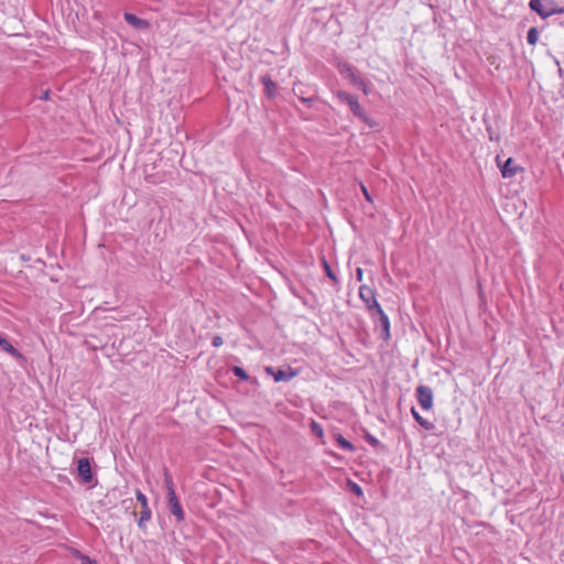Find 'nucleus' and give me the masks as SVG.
<instances>
[{
  "label": "nucleus",
  "instance_id": "f257e3e1",
  "mask_svg": "<svg viewBox=\"0 0 564 564\" xmlns=\"http://www.w3.org/2000/svg\"><path fill=\"white\" fill-rule=\"evenodd\" d=\"M164 482H165V488L167 490V500H169L170 512L178 521H182V520H184V511H183V508L176 497L172 476L167 471L164 473Z\"/></svg>",
  "mask_w": 564,
  "mask_h": 564
},
{
  "label": "nucleus",
  "instance_id": "f03ea898",
  "mask_svg": "<svg viewBox=\"0 0 564 564\" xmlns=\"http://www.w3.org/2000/svg\"><path fill=\"white\" fill-rule=\"evenodd\" d=\"M337 98L348 105V107L350 108V111L356 116L358 117L359 119H361L362 121H367L368 120V117L366 115V112L364 111V109L361 108L360 104L358 102V99L356 96L347 93V91H343V90H339L337 91Z\"/></svg>",
  "mask_w": 564,
  "mask_h": 564
},
{
  "label": "nucleus",
  "instance_id": "7ed1b4c3",
  "mask_svg": "<svg viewBox=\"0 0 564 564\" xmlns=\"http://www.w3.org/2000/svg\"><path fill=\"white\" fill-rule=\"evenodd\" d=\"M359 296L368 308L371 317H375V312L381 307L376 299V292L368 285H361L359 288Z\"/></svg>",
  "mask_w": 564,
  "mask_h": 564
},
{
  "label": "nucleus",
  "instance_id": "20e7f679",
  "mask_svg": "<svg viewBox=\"0 0 564 564\" xmlns=\"http://www.w3.org/2000/svg\"><path fill=\"white\" fill-rule=\"evenodd\" d=\"M530 8L542 18H547L562 11L556 9L554 0H530Z\"/></svg>",
  "mask_w": 564,
  "mask_h": 564
},
{
  "label": "nucleus",
  "instance_id": "39448f33",
  "mask_svg": "<svg viewBox=\"0 0 564 564\" xmlns=\"http://www.w3.org/2000/svg\"><path fill=\"white\" fill-rule=\"evenodd\" d=\"M265 372L271 375L275 382H288L296 377L297 371L293 370L291 367H286L284 369H275L273 367H267Z\"/></svg>",
  "mask_w": 564,
  "mask_h": 564
},
{
  "label": "nucleus",
  "instance_id": "423d86ee",
  "mask_svg": "<svg viewBox=\"0 0 564 564\" xmlns=\"http://www.w3.org/2000/svg\"><path fill=\"white\" fill-rule=\"evenodd\" d=\"M416 398L421 408L424 410H430L433 405V390L427 386H419L416 388Z\"/></svg>",
  "mask_w": 564,
  "mask_h": 564
},
{
  "label": "nucleus",
  "instance_id": "0eeeda50",
  "mask_svg": "<svg viewBox=\"0 0 564 564\" xmlns=\"http://www.w3.org/2000/svg\"><path fill=\"white\" fill-rule=\"evenodd\" d=\"M77 476L84 484H90L94 479L91 473L90 460L88 458H80L77 462Z\"/></svg>",
  "mask_w": 564,
  "mask_h": 564
},
{
  "label": "nucleus",
  "instance_id": "6e6552de",
  "mask_svg": "<svg viewBox=\"0 0 564 564\" xmlns=\"http://www.w3.org/2000/svg\"><path fill=\"white\" fill-rule=\"evenodd\" d=\"M378 317L379 325L381 327V338L384 340L390 339V321L388 315L383 312L382 307L375 312V317Z\"/></svg>",
  "mask_w": 564,
  "mask_h": 564
},
{
  "label": "nucleus",
  "instance_id": "1a4fd4ad",
  "mask_svg": "<svg viewBox=\"0 0 564 564\" xmlns=\"http://www.w3.org/2000/svg\"><path fill=\"white\" fill-rule=\"evenodd\" d=\"M339 73L354 86L362 84V78L356 74L355 68L349 64L339 65Z\"/></svg>",
  "mask_w": 564,
  "mask_h": 564
},
{
  "label": "nucleus",
  "instance_id": "9d476101",
  "mask_svg": "<svg viewBox=\"0 0 564 564\" xmlns=\"http://www.w3.org/2000/svg\"><path fill=\"white\" fill-rule=\"evenodd\" d=\"M500 171L505 178H510L518 173L519 166L514 164L511 158H509L502 165H500Z\"/></svg>",
  "mask_w": 564,
  "mask_h": 564
},
{
  "label": "nucleus",
  "instance_id": "9b49d317",
  "mask_svg": "<svg viewBox=\"0 0 564 564\" xmlns=\"http://www.w3.org/2000/svg\"><path fill=\"white\" fill-rule=\"evenodd\" d=\"M0 349L8 352L9 355H11L12 357H14L15 359H23V356L22 354L15 349L9 341L7 338L2 337L0 335Z\"/></svg>",
  "mask_w": 564,
  "mask_h": 564
},
{
  "label": "nucleus",
  "instance_id": "f8f14e48",
  "mask_svg": "<svg viewBox=\"0 0 564 564\" xmlns=\"http://www.w3.org/2000/svg\"><path fill=\"white\" fill-rule=\"evenodd\" d=\"M124 20L137 29H145L149 25L145 20H142L132 13H124Z\"/></svg>",
  "mask_w": 564,
  "mask_h": 564
},
{
  "label": "nucleus",
  "instance_id": "ddd939ff",
  "mask_svg": "<svg viewBox=\"0 0 564 564\" xmlns=\"http://www.w3.org/2000/svg\"><path fill=\"white\" fill-rule=\"evenodd\" d=\"M261 82L264 85L265 95L270 98L274 97L276 85L267 76H263Z\"/></svg>",
  "mask_w": 564,
  "mask_h": 564
},
{
  "label": "nucleus",
  "instance_id": "4468645a",
  "mask_svg": "<svg viewBox=\"0 0 564 564\" xmlns=\"http://www.w3.org/2000/svg\"><path fill=\"white\" fill-rule=\"evenodd\" d=\"M411 413L413 415V417L415 419V421L422 426L424 427L425 430L427 431H432L434 429V424L429 422L427 420L423 419L416 411L415 409H412L411 410Z\"/></svg>",
  "mask_w": 564,
  "mask_h": 564
},
{
  "label": "nucleus",
  "instance_id": "2eb2a0df",
  "mask_svg": "<svg viewBox=\"0 0 564 564\" xmlns=\"http://www.w3.org/2000/svg\"><path fill=\"white\" fill-rule=\"evenodd\" d=\"M335 438H336L337 444L343 449H345L347 452H354L355 451V446L349 441H347L343 435L337 434Z\"/></svg>",
  "mask_w": 564,
  "mask_h": 564
},
{
  "label": "nucleus",
  "instance_id": "dca6fc26",
  "mask_svg": "<svg viewBox=\"0 0 564 564\" xmlns=\"http://www.w3.org/2000/svg\"><path fill=\"white\" fill-rule=\"evenodd\" d=\"M151 510L149 507L147 508H142L141 510V514H140V519H139V527L140 528H143L144 527V523L148 522L150 519H151Z\"/></svg>",
  "mask_w": 564,
  "mask_h": 564
},
{
  "label": "nucleus",
  "instance_id": "f3484780",
  "mask_svg": "<svg viewBox=\"0 0 564 564\" xmlns=\"http://www.w3.org/2000/svg\"><path fill=\"white\" fill-rule=\"evenodd\" d=\"M539 40V32L536 28H531L527 34V41L530 45H534Z\"/></svg>",
  "mask_w": 564,
  "mask_h": 564
},
{
  "label": "nucleus",
  "instance_id": "a211bd4d",
  "mask_svg": "<svg viewBox=\"0 0 564 564\" xmlns=\"http://www.w3.org/2000/svg\"><path fill=\"white\" fill-rule=\"evenodd\" d=\"M323 267H324V270H325V273L326 275L332 279L333 281H337V278L336 275L334 274L330 265L328 264V262L326 260L323 261Z\"/></svg>",
  "mask_w": 564,
  "mask_h": 564
},
{
  "label": "nucleus",
  "instance_id": "6ab92c4d",
  "mask_svg": "<svg viewBox=\"0 0 564 564\" xmlns=\"http://www.w3.org/2000/svg\"><path fill=\"white\" fill-rule=\"evenodd\" d=\"M137 500L141 503L142 508L149 507L148 499L144 494H142L140 490H137L135 492Z\"/></svg>",
  "mask_w": 564,
  "mask_h": 564
},
{
  "label": "nucleus",
  "instance_id": "aec40b11",
  "mask_svg": "<svg viewBox=\"0 0 564 564\" xmlns=\"http://www.w3.org/2000/svg\"><path fill=\"white\" fill-rule=\"evenodd\" d=\"M232 371L236 376L240 377L241 379H247V372L241 367H234Z\"/></svg>",
  "mask_w": 564,
  "mask_h": 564
},
{
  "label": "nucleus",
  "instance_id": "412c9836",
  "mask_svg": "<svg viewBox=\"0 0 564 564\" xmlns=\"http://www.w3.org/2000/svg\"><path fill=\"white\" fill-rule=\"evenodd\" d=\"M312 431L317 435V436H323V429L319 424H317L316 422H313L312 423Z\"/></svg>",
  "mask_w": 564,
  "mask_h": 564
},
{
  "label": "nucleus",
  "instance_id": "4be33fe9",
  "mask_svg": "<svg viewBox=\"0 0 564 564\" xmlns=\"http://www.w3.org/2000/svg\"><path fill=\"white\" fill-rule=\"evenodd\" d=\"M78 556H79V558L82 560V563H80V564H97L95 561H93L91 558H89L87 555L79 554Z\"/></svg>",
  "mask_w": 564,
  "mask_h": 564
},
{
  "label": "nucleus",
  "instance_id": "5701e85b",
  "mask_svg": "<svg viewBox=\"0 0 564 564\" xmlns=\"http://www.w3.org/2000/svg\"><path fill=\"white\" fill-rule=\"evenodd\" d=\"M360 188H361V192H362V194H364L365 198H366L368 202H372V198H371V196H370V194H369V192H368L367 187H366L362 183L360 184Z\"/></svg>",
  "mask_w": 564,
  "mask_h": 564
},
{
  "label": "nucleus",
  "instance_id": "b1692460",
  "mask_svg": "<svg viewBox=\"0 0 564 564\" xmlns=\"http://www.w3.org/2000/svg\"><path fill=\"white\" fill-rule=\"evenodd\" d=\"M351 490L357 495V496H361L362 495V489L360 488V486H358L357 484L352 482L351 484Z\"/></svg>",
  "mask_w": 564,
  "mask_h": 564
},
{
  "label": "nucleus",
  "instance_id": "393cba45",
  "mask_svg": "<svg viewBox=\"0 0 564 564\" xmlns=\"http://www.w3.org/2000/svg\"><path fill=\"white\" fill-rule=\"evenodd\" d=\"M356 87L361 89L366 95L369 94L368 85H367V83L364 79H362V84L361 85H356Z\"/></svg>",
  "mask_w": 564,
  "mask_h": 564
},
{
  "label": "nucleus",
  "instance_id": "a878e982",
  "mask_svg": "<svg viewBox=\"0 0 564 564\" xmlns=\"http://www.w3.org/2000/svg\"><path fill=\"white\" fill-rule=\"evenodd\" d=\"M223 345V338L220 336H215L213 338V346L219 347Z\"/></svg>",
  "mask_w": 564,
  "mask_h": 564
},
{
  "label": "nucleus",
  "instance_id": "bb28decb",
  "mask_svg": "<svg viewBox=\"0 0 564 564\" xmlns=\"http://www.w3.org/2000/svg\"><path fill=\"white\" fill-rule=\"evenodd\" d=\"M356 276L358 281L362 280V270L360 268L356 270Z\"/></svg>",
  "mask_w": 564,
  "mask_h": 564
},
{
  "label": "nucleus",
  "instance_id": "cd10ccee",
  "mask_svg": "<svg viewBox=\"0 0 564 564\" xmlns=\"http://www.w3.org/2000/svg\"><path fill=\"white\" fill-rule=\"evenodd\" d=\"M300 99L304 104H311L313 101V98H306V97H303V96H301Z\"/></svg>",
  "mask_w": 564,
  "mask_h": 564
},
{
  "label": "nucleus",
  "instance_id": "c85d7f7f",
  "mask_svg": "<svg viewBox=\"0 0 564 564\" xmlns=\"http://www.w3.org/2000/svg\"><path fill=\"white\" fill-rule=\"evenodd\" d=\"M367 440L372 444L378 443V441L373 436H368Z\"/></svg>",
  "mask_w": 564,
  "mask_h": 564
},
{
  "label": "nucleus",
  "instance_id": "c756f323",
  "mask_svg": "<svg viewBox=\"0 0 564 564\" xmlns=\"http://www.w3.org/2000/svg\"><path fill=\"white\" fill-rule=\"evenodd\" d=\"M47 97H48V91H45L41 98L42 99H47Z\"/></svg>",
  "mask_w": 564,
  "mask_h": 564
}]
</instances>
